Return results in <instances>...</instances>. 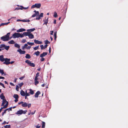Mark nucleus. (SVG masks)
Segmentation results:
<instances>
[{
	"label": "nucleus",
	"mask_w": 128,
	"mask_h": 128,
	"mask_svg": "<svg viewBox=\"0 0 128 128\" xmlns=\"http://www.w3.org/2000/svg\"><path fill=\"white\" fill-rule=\"evenodd\" d=\"M10 34V32L8 33L6 35L1 37L0 38L1 40L4 41H8L10 40L9 37Z\"/></svg>",
	"instance_id": "nucleus-1"
},
{
	"label": "nucleus",
	"mask_w": 128,
	"mask_h": 128,
	"mask_svg": "<svg viewBox=\"0 0 128 128\" xmlns=\"http://www.w3.org/2000/svg\"><path fill=\"white\" fill-rule=\"evenodd\" d=\"M25 62L26 63H27L28 65L31 67H34L35 66V64L31 62L28 60H26L25 61Z\"/></svg>",
	"instance_id": "nucleus-2"
},
{
	"label": "nucleus",
	"mask_w": 128,
	"mask_h": 128,
	"mask_svg": "<svg viewBox=\"0 0 128 128\" xmlns=\"http://www.w3.org/2000/svg\"><path fill=\"white\" fill-rule=\"evenodd\" d=\"M41 6V4L40 3L36 4H35L32 5L31 6V8H40Z\"/></svg>",
	"instance_id": "nucleus-3"
},
{
	"label": "nucleus",
	"mask_w": 128,
	"mask_h": 128,
	"mask_svg": "<svg viewBox=\"0 0 128 128\" xmlns=\"http://www.w3.org/2000/svg\"><path fill=\"white\" fill-rule=\"evenodd\" d=\"M10 58H6L5 59L4 62L3 64L6 65H8L10 64Z\"/></svg>",
	"instance_id": "nucleus-4"
},
{
	"label": "nucleus",
	"mask_w": 128,
	"mask_h": 128,
	"mask_svg": "<svg viewBox=\"0 0 128 128\" xmlns=\"http://www.w3.org/2000/svg\"><path fill=\"white\" fill-rule=\"evenodd\" d=\"M20 34L15 32L12 35V36L14 38H18L20 37Z\"/></svg>",
	"instance_id": "nucleus-5"
},
{
	"label": "nucleus",
	"mask_w": 128,
	"mask_h": 128,
	"mask_svg": "<svg viewBox=\"0 0 128 128\" xmlns=\"http://www.w3.org/2000/svg\"><path fill=\"white\" fill-rule=\"evenodd\" d=\"M20 54H24L26 53V52L25 50H22L21 49H19L17 50Z\"/></svg>",
	"instance_id": "nucleus-6"
},
{
	"label": "nucleus",
	"mask_w": 128,
	"mask_h": 128,
	"mask_svg": "<svg viewBox=\"0 0 128 128\" xmlns=\"http://www.w3.org/2000/svg\"><path fill=\"white\" fill-rule=\"evenodd\" d=\"M23 110H22L18 111L15 114H23Z\"/></svg>",
	"instance_id": "nucleus-7"
},
{
	"label": "nucleus",
	"mask_w": 128,
	"mask_h": 128,
	"mask_svg": "<svg viewBox=\"0 0 128 128\" xmlns=\"http://www.w3.org/2000/svg\"><path fill=\"white\" fill-rule=\"evenodd\" d=\"M47 54V52H43L42 54H40V56L41 58H42L46 56Z\"/></svg>",
	"instance_id": "nucleus-8"
},
{
	"label": "nucleus",
	"mask_w": 128,
	"mask_h": 128,
	"mask_svg": "<svg viewBox=\"0 0 128 128\" xmlns=\"http://www.w3.org/2000/svg\"><path fill=\"white\" fill-rule=\"evenodd\" d=\"M5 58H4V56L3 55L0 56V60L3 62L5 60Z\"/></svg>",
	"instance_id": "nucleus-9"
},
{
	"label": "nucleus",
	"mask_w": 128,
	"mask_h": 128,
	"mask_svg": "<svg viewBox=\"0 0 128 128\" xmlns=\"http://www.w3.org/2000/svg\"><path fill=\"white\" fill-rule=\"evenodd\" d=\"M34 42L35 43L37 44H41L42 43V42L40 41H39L38 40H34Z\"/></svg>",
	"instance_id": "nucleus-10"
},
{
	"label": "nucleus",
	"mask_w": 128,
	"mask_h": 128,
	"mask_svg": "<svg viewBox=\"0 0 128 128\" xmlns=\"http://www.w3.org/2000/svg\"><path fill=\"white\" fill-rule=\"evenodd\" d=\"M40 92L39 91H38L35 94L34 96L35 98H37L38 97V95L40 94Z\"/></svg>",
	"instance_id": "nucleus-11"
},
{
	"label": "nucleus",
	"mask_w": 128,
	"mask_h": 128,
	"mask_svg": "<svg viewBox=\"0 0 128 128\" xmlns=\"http://www.w3.org/2000/svg\"><path fill=\"white\" fill-rule=\"evenodd\" d=\"M0 98L2 100L6 99L5 98V97L4 96V94L3 93L1 94L0 95Z\"/></svg>",
	"instance_id": "nucleus-12"
},
{
	"label": "nucleus",
	"mask_w": 128,
	"mask_h": 128,
	"mask_svg": "<svg viewBox=\"0 0 128 128\" xmlns=\"http://www.w3.org/2000/svg\"><path fill=\"white\" fill-rule=\"evenodd\" d=\"M26 31V30L24 28H20L17 30L18 32H20Z\"/></svg>",
	"instance_id": "nucleus-13"
},
{
	"label": "nucleus",
	"mask_w": 128,
	"mask_h": 128,
	"mask_svg": "<svg viewBox=\"0 0 128 128\" xmlns=\"http://www.w3.org/2000/svg\"><path fill=\"white\" fill-rule=\"evenodd\" d=\"M28 36L29 38L30 39L33 38L34 37L33 34L30 33H29Z\"/></svg>",
	"instance_id": "nucleus-14"
},
{
	"label": "nucleus",
	"mask_w": 128,
	"mask_h": 128,
	"mask_svg": "<svg viewBox=\"0 0 128 128\" xmlns=\"http://www.w3.org/2000/svg\"><path fill=\"white\" fill-rule=\"evenodd\" d=\"M35 30V29L34 28H33L27 30V31H28V32H30H30H32L34 31Z\"/></svg>",
	"instance_id": "nucleus-15"
},
{
	"label": "nucleus",
	"mask_w": 128,
	"mask_h": 128,
	"mask_svg": "<svg viewBox=\"0 0 128 128\" xmlns=\"http://www.w3.org/2000/svg\"><path fill=\"white\" fill-rule=\"evenodd\" d=\"M20 94L21 96H24L25 95V92L22 90H21L20 92Z\"/></svg>",
	"instance_id": "nucleus-16"
},
{
	"label": "nucleus",
	"mask_w": 128,
	"mask_h": 128,
	"mask_svg": "<svg viewBox=\"0 0 128 128\" xmlns=\"http://www.w3.org/2000/svg\"><path fill=\"white\" fill-rule=\"evenodd\" d=\"M22 106L23 107H26L27 106L28 104L26 102H24L22 104Z\"/></svg>",
	"instance_id": "nucleus-17"
},
{
	"label": "nucleus",
	"mask_w": 128,
	"mask_h": 128,
	"mask_svg": "<svg viewBox=\"0 0 128 128\" xmlns=\"http://www.w3.org/2000/svg\"><path fill=\"white\" fill-rule=\"evenodd\" d=\"M48 18H45V20H44V24H45L46 25H47V24L48 23Z\"/></svg>",
	"instance_id": "nucleus-18"
},
{
	"label": "nucleus",
	"mask_w": 128,
	"mask_h": 128,
	"mask_svg": "<svg viewBox=\"0 0 128 128\" xmlns=\"http://www.w3.org/2000/svg\"><path fill=\"white\" fill-rule=\"evenodd\" d=\"M7 102V101L6 100V99L4 100H2V104L1 106H4V105Z\"/></svg>",
	"instance_id": "nucleus-19"
},
{
	"label": "nucleus",
	"mask_w": 128,
	"mask_h": 128,
	"mask_svg": "<svg viewBox=\"0 0 128 128\" xmlns=\"http://www.w3.org/2000/svg\"><path fill=\"white\" fill-rule=\"evenodd\" d=\"M8 43L10 44H14L15 42L13 40H11L8 42Z\"/></svg>",
	"instance_id": "nucleus-20"
},
{
	"label": "nucleus",
	"mask_w": 128,
	"mask_h": 128,
	"mask_svg": "<svg viewBox=\"0 0 128 128\" xmlns=\"http://www.w3.org/2000/svg\"><path fill=\"white\" fill-rule=\"evenodd\" d=\"M10 48V46H6L5 45V46L4 47V48H2V50H4V49H5L6 50H8Z\"/></svg>",
	"instance_id": "nucleus-21"
},
{
	"label": "nucleus",
	"mask_w": 128,
	"mask_h": 128,
	"mask_svg": "<svg viewBox=\"0 0 128 128\" xmlns=\"http://www.w3.org/2000/svg\"><path fill=\"white\" fill-rule=\"evenodd\" d=\"M30 93L31 94L33 95L34 94V92L33 90H32V89H29Z\"/></svg>",
	"instance_id": "nucleus-22"
},
{
	"label": "nucleus",
	"mask_w": 128,
	"mask_h": 128,
	"mask_svg": "<svg viewBox=\"0 0 128 128\" xmlns=\"http://www.w3.org/2000/svg\"><path fill=\"white\" fill-rule=\"evenodd\" d=\"M25 58H26L30 59V58L31 56L29 54H26Z\"/></svg>",
	"instance_id": "nucleus-23"
},
{
	"label": "nucleus",
	"mask_w": 128,
	"mask_h": 128,
	"mask_svg": "<svg viewBox=\"0 0 128 128\" xmlns=\"http://www.w3.org/2000/svg\"><path fill=\"white\" fill-rule=\"evenodd\" d=\"M13 97L15 99H18L19 97L18 95L17 94H14Z\"/></svg>",
	"instance_id": "nucleus-24"
},
{
	"label": "nucleus",
	"mask_w": 128,
	"mask_h": 128,
	"mask_svg": "<svg viewBox=\"0 0 128 128\" xmlns=\"http://www.w3.org/2000/svg\"><path fill=\"white\" fill-rule=\"evenodd\" d=\"M30 33V32H25L23 33V34L24 36H28V34Z\"/></svg>",
	"instance_id": "nucleus-25"
},
{
	"label": "nucleus",
	"mask_w": 128,
	"mask_h": 128,
	"mask_svg": "<svg viewBox=\"0 0 128 128\" xmlns=\"http://www.w3.org/2000/svg\"><path fill=\"white\" fill-rule=\"evenodd\" d=\"M40 54V52L39 51H37L34 53V54H35L36 56H38Z\"/></svg>",
	"instance_id": "nucleus-26"
},
{
	"label": "nucleus",
	"mask_w": 128,
	"mask_h": 128,
	"mask_svg": "<svg viewBox=\"0 0 128 128\" xmlns=\"http://www.w3.org/2000/svg\"><path fill=\"white\" fill-rule=\"evenodd\" d=\"M30 21V20H29L24 19L22 20V21L23 22H29Z\"/></svg>",
	"instance_id": "nucleus-27"
},
{
	"label": "nucleus",
	"mask_w": 128,
	"mask_h": 128,
	"mask_svg": "<svg viewBox=\"0 0 128 128\" xmlns=\"http://www.w3.org/2000/svg\"><path fill=\"white\" fill-rule=\"evenodd\" d=\"M42 128H44L45 126V122H42Z\"/></svg>",
	"instance_id": "nucleus-28"
},
{
	"label": "nucleus",
	"mask_w": 128,
	"mask_h": 128,
	"mask_svg": "<svg viewBox=\"0 0 128 128\" xmlns=\"http://www.w3.org/2000/svg\"><path fill=\"white\" fill-rule=\"evenodd\" d=\"M14 46L16 47L17 48H20V45L16 43L15 44Z\"/></svg>",
	"instance_id": "nucleus-29"
},
{
	"label": "nucleus",
	"mask_w": 128,
	"mask_h": 128,
	"mask_svg": "<svg viewBox=\"0 0 128 128\" xmlns=\"http://www.w3.org/2000/svg\"><path fill=\"white\" fill-rule=\"evenodd\" d=\"M10 22H8L6 23H2L1 24V26H4V25H8L9 23Z\"/></svg>",
	"instance_id": "nucleus-30"
},
{
	"label": "nucleus",
	"mask_w": 128,
	"mask_h": 128,
	"mask_svg": "<svg viewBox=\"0 0 128 128\" xmlns=\"http://www.w3.org/2000/svg\"><path fill=\"white\" fill-rule=\"evenodd\" d=\"M5 45L4 44H2L0 45V48H4L5 46Z\"/></svg>",
	"instance_id": "nucleus-31"
},
{
	"label": "nucleus",
	"mask_w": 128,
	"mask_h": 128,
	"mask_svg": "<svg viewBox=\"0 0 128 128\" xmlns=\"http://www.w3.org/2000/svg\"><path fill=\"white\" fill-rule=\"evenodd\" d=\"M6 103L5 104V105L4 106V108L5 107L6 108H7L8 106V102L7 101Z\"/></svg>",
	"instance_id": "nucleus-32"
},
{
	"label": "nucleus",
	"mask_w": 128,
	"mask_h": 128,
	"mask_svg": "<svg viewBox=\"0 0 128 128\" xmlns=\"http://www.w3.org/2000/svg\"><path fill=\"white\" fill-rule=\"evenodd\" d=\"M27 43L29 45H30L31 46H32L34 44V42H28Z\"/></svg>",
	"instance_id": "nucleus-33"
},
{
	"label": "nucleus",
	"mask_w": 128,
	"mask_h": 128,
	"mask_svg": "<svg viewBox=\"0 0 128 128\" xmlns=\"http://www.w3.org/2000/svg\"><path fill=\"white\" fill-rule=\"evenodd\" d=\"M44 42H45V44H48L50 43V42H49L48 40H44Z\"/></svg>",
	"instance_id": "nucleus-34"
},
{
	"label": "nucleus",
	"mask_w": 128,
	"mask_h": 128,
	"mask_svg": "<svg viewBox=\"0 0 128 128\" xmlns=\"http://www.w3.org/2000/svg\"><path fill=\"white\" fill-rule=\"evenodd\" d=\"M10 125H6L4 126V127L5 128H10Z\"/></svg>",
	"instance_id": "nucleus-35"
},
{
	"label": "nucleus",
	"mask_w": 128,
	"mask_h": 128,
	"mask_svg": "<svg viewBox=\"0 0 128 128\" xmlns=\"http://www.w3.org/2000/svg\"><path fill=\"white\" fill-rule=\"evenodd\" d=\"M23 83L22 82H21L18 84V85L20 87H21L23 85Z\"/></svg>",
	"instance_id": "nucleus-36"
},
{
	"label": "nucleus",
	"mask_w": 128,
	"mask_h": 128,
	"mask_svg": "<svg viewBox=\"0 0 128 128\" xmlns=\"http://www.w3.org/2000/svg\"><path fill=\"white\" fill-rule=\"evenodd\" d=\"M38 47H39V46H36L34 48H33V49L34 50H37L38 49Z\"/></svg>",
	"instance_id": "nucleus-37"
},
{
	"label": "nucleus",
	"mask_w": 128,
	"mask_h": 128,
	"mask_svg": "<svg viewBox=\"0 0 128 128\" xmlns=\"http://www.w3.org/2000/svg\"><path fill=\"white\" fill-rule=\"evenodd\" d=\"M0 73L2 75L4 74V70L0 69Z\"/></svg>",
	"instance_id": "nucleus-38"
},
{
	"label": "nucleus",
	"mask_w": 128,
	"mask_h": 128,
	"mask_svg": "<svg viewBox=\"0 0 128 128\" xmlns=\"http://www.w3.org/2000/svg\"><path fill=\"white\" fill-rule=\"evenodd\" d=\"M20 7L21 8H22V10L23 9H24V10H26V9H28V7H27L26 8H24V7H23L22 6H21Z\"/></svg>",
	"instance_id": "nucleus-39"
},
{
	"label": "nucleus",
	"mask_w": 128,
	"mask_h": 128,
	"mask_svg": "<svg viewBox=\"0 0 128 128\" xmlns=\"http://www.w3.org/2000/svg\"><path fill=\"white\" fill-rule=\"evenodd\" d=\"M57 13L56 12H54V17L56 18L57 17Z\"/></svg>",
	"instance_id": "nucleus-40"
},
{
	"label": "nucleus",
	"mask_w": 128,
	"mask_h": 128,
	"mask_svg": "<svg viewBox=\"0 0 128 128\" xmlns=\"http://www.w3.org/2000/svg\"><path fill=\"white\" fill-rule=\"evenodd\" d=\"M38 16L40 18L42 17L43 16V13H41L40 15H39Z\"/></svg>",
	"instance_id": "nucleus-41"
},
{
	"label": "nucleus",
	"mask_w": 128,
	"mask_h": 128,
	"mask_svg": "<svg viewBox=\"0 0 128 128\" xmlns=\"http://www.w3.org/2000/svg\"><path fill=\"white\" fill-rule=\"evenodd\" d=\"M8 110V109H6L5 110H4V112L2 113V116H3L4 114H5L6 112L7 111V110Z\"/></svg>",
	"instance_id": "nucleus-42"
},
{
	"label": "nucleus",
	"mask_w": 128,
	"mask_h": 128,
	"mask_svg": "<svg viewBox=\"0 0 128 128\" xmlns=\"http://www.w3.org/2000/svg\"><path fill=\"white\" fill-rule=\"evenodd\" d=\"M22 10V8H16L14 10Z\"/></svg>",
	"instance_id": "nucleus-43"
},
{
	"label": "nucleus",
	"mask_w": 128,
	"mask_h": 128,
	"mask_svg": "<svg viewBox=\"0 0 128 128\" xmlns=\"http://www.w3.org/2000/svg\"><path fill=\"white\" fill-rule=\"evenodd\" d=\"M35 84L36 85L37 84H38L39 83V82L38 80H34Z\"/></svg>",
	"instance_id": "nucleus-44"
},
{
	"label": "nucleus",
	"mask_w": 128,
	"mask_h": 128,
	"mask_svg": "<svg viewBox=\"0 0 128 128\" xmlns=\"http://www.w3.org/2000/svg\"><path fill=\"white\" fill-rule=\"evenodd\" d=\"M54 37L55 38H56V32H54Z\"/></svg>",
	"instance_id": "nucleus-45"
},
{
	"label": "nucleus",
	"mask_w": 128,
	"mask_h": 128,
	"mask_svg": "<svg viewBox=\"0 0 128 128\" xmlns=\"http://www.w3.org/2000/svg\"><path fill=\"white\" fill-rule=\"evenodd\" d=\"M42 58L40 59V60L41 62H43L45 60V58Z\"/></svg>",
	"instance_id": "nucleus-46"
},
{
	"label": "nucleus",
	"mask_w": 128,
	"mask_h": 128,
	"mask_svg": "<svg viewBox=\"0 0 128 128\" xmlns=\"http://www.w3.org/2000/svg\"><path fill=\"white\" fill-rule=\"evenodd\" d=\"M39 124H38L37 126H35L36 128H40L41 126L40 125H39Z\"/></svg>",
	"instance_id": "nucleus-47"
},
{
	"label": "nucleus",
	"mask_w": 128,
	"mask_h": 128,
	"mask_svg": "<svg viewBox=\"0 0 128 128\" xmlns=\"http://www.w3.org/2000/svg\"><path fill=\"white\" fill-rule=\"evenodd\" d=\"M16 90L18 91L19 90V87L17 85L16 86Z\"/></svg>",
	"instance_id": "nucleus-48"
},
{
	"label": "nucleus",
	"mask_w": 128,
	"mask_h": 128,
	"mask_svg": "<svg viewBox=\"0 0 128 128\" xmlns=\"http://www.w3.org/2000/svg\"><path fill=\"white\" fill-rule=\"evenodd\" d=\"M40 47L41 48V50H42L43 49H44V46L43 45H40Z\"/></svg>",
	"instance_id": "nucleus-49"
},
{
	"label": "nucleus",
	"mask_w": 128,
	"mask_h": 128,
	"mask_svg": "<svg viewBox=\"0 0 128 128\" xmlns=\"http://www.w3.org/2000/svg\"><path fill=\"white\" fill-rule=\"evenodd\" d=\"M26 42V39H23L22 41V43H24Z\"/></svg>",
	"instance_id": "nucleus-50"
},
{
	"label": "nucleus",
	"mask_w": 128,
	"mask_h": 128,
	"mask_svg": "<svg viewBox=\"0 0 128 128\" xmlns=\"http://www.w3.org/2000/svg\"><path fill=\"white\" fill-rule=\"evenodd\" d=\"M28 46V45L27 44H25L24 45V48H27L26 47Z\"/></svg>",
	"instance_id": "nucleus-51"
},
{
	"label": "nucleus",
	"mask_w": 128,
	"mask_h": 128,
	"mask_svg": "<svg viewBox=\"0 0 128 128\" xmlns=\"http://www.w3.org/2000/svg\"><path fill=\"white\" fill-rule=\"evenodd\" d=\"M31 104H28V108H30V107L31 106Z\"/></svg>",
	"instance_id": "nucleus-52"
},
{
	"label": "nucleus",
	"mask_w": 128,
	"mask_h": 128,
	"mask_svg": "<svg viewBox=\"0 0 128 128\" xmlns=\"http://www.w3.org/2000/svg\"><path fill=\"white\" fill-rule=\"evenodd\" d=\"M6 109H8V110H9L10 111H12V108L10 107L8 108H7Z\"/></svg>",
	"instance_id": "nucleus-53"
},
{
	"label": "nucleus",
	"mask_w": 128,
	"mask_h": 128,
	"mask_svg": "<svg viewBox=\"0 0 128 128\" xmlns=\"http://www.w3.org/2000/svg\"><path fill=\"white\" fill-rule=\"evenodd\" d=\"M24 36L23 34V33L22 34H20V37L21 38H22V37H24Z\"/></svg>",
	"instance_id": "nucleus-54"
},
{
	"label": "nucleus",
	"mask_w": 128,
	"mask_h": 128,
	"mask_svg": "<svg viewBox=\"0 0 128 128\" xmlns=\"http://www.w3.org/2000/svg\"><path fill=\"white\" fill-rule=\"evenodd\" d=\"M35 14L37 15H38L39 14V12L38 11H37L36 12Z\"/></svg>",
	"instance_id": "nucleus-55"
},
{
	"label": "nucleus",
	"mask_w": 128,
	"mask_h": 128,
	"mask_svg": "<svg viewBox=\"0 0 128 128\" xmlns=\"http://www.w3.org/2000/svg\"><path fill=\"white\" fill-rule=\"evenodd\" d=\"M40 18L39 16L38 17H37L36 18V20H39Z\"/></svg>",
	"instance_id": "nucleus-56"
},
{
	"label": "nucleus",
	"mask_w": 128,
	"mask_h": 128,
	"mask_svg": "<svg viewBox=\"0 0 128 128\" xmlns=\"http://www.w3.org/2000/svg\"><path fill=\"white\" fill-rule=\"evenodd\" d=\"M0 85L2 86V87H3L4 88H5V87L4 86V84H3L2 83V84H0Z\"/></svg>",
	"instance_id": "nucleus-57"
},
{
	"label": "nucleus",
	"mask_w": 128,
	"mask_h": 128,
	"mask_svg": "<svg viewBox=\"0 0 128 128\" xmlns=\"http://www.w3.org/2000/svg\"><path fill=\"white\" fill-rule=\"evenodd\" d=\"M39 76V73L38 72L36 74V76L38 77Z\"/></svg>",
	"instance_id": "nucleus-58"
},
{
	"label": "nucleus",
	"mask_w": 128,
	"mask_h": 128,
	"mask_svg": "<svg viewBox=\"0 0 128 128\" xmlns=\"http://www.w3.org/2000/svg\"><path fill=\"white\" fill-rule=\"evenodd\" d=\"M27 112V110H25V111H23V114H26Z\"/></svg>",
	"instance_id": "nucleus-59"
},
{
	"label": "nucleus",
	"mask_w": 128,
	"mask_h": 128,
	"mask_svg": "<svg viewBox=\"0 0 128 128\" xmlns=\"http://www.w3.org/2000/svg\"><path fill=\"white\" fill-rule=\"evenodd\" d=\"M24 78V76H22L21 77H20V78H19V79L20 80H22Z\"/></svg>",
	"instance_id": "nucleus-60"
},
{
	"label": "nucleus",
	"mask_w": 128,
	"mask_h": 128,
	"mask_svg": "<svg viewBox=\"0 0 128 128\" xmlns=\"http://www.w3.org/2000/svg\"><path fill=\"white\" fill-rule=\"evenodd\" d=\"M38 77H37L36 76H35L34 80H38Z\"/></svg>",
	"instance_id": "nucleus-61"
},
{
	"label": "nucleus",
	"mask_w": 128,
	"mask_h": 128,
	"mask_svg": "<svg viewBox=\"0 0 128 128\" xmlns=\"http://www.w3.org/2000/svg\"><path fill=\"white\" fill-rule=\"evenodd\" d=\"M48 46V45L47 44H46L44 47V49L45 48H46Z\"/></svg>",
	"instance_id": "nucleus-62"
},
{
	"label": "nucleus",
	"mask_w": 128,
	"mask_h": 128,
	"mask_svg": "<svg viewBox=\"0 0 128 128\" xmlns=\"http://www.w3.org/2000/svg\"><path fill=\"white\" fill-rule=\"evenodd\" d=\"M23 103V102L22 101L20 102H18V104L19 105L22 104H22Z\"/></svg>",
	"instance_id": "nucleus-63"
},
{
	"label": "nucleus",
	"mask_w": 128,
	"mask_h": 128,
	"mask_svg": "<svg viewBox=\"0 0 128 128\" xmlns=\"http://www.w3.org/2000/svg\"><path fill=\"white\" fill-rule=\"evenodd\" d=\"M30 95L28 93H27L26 94H25V95L26 96H29Z\"/></svg>",
	"instance_id": "nucleus-64"
}]
</instances>
